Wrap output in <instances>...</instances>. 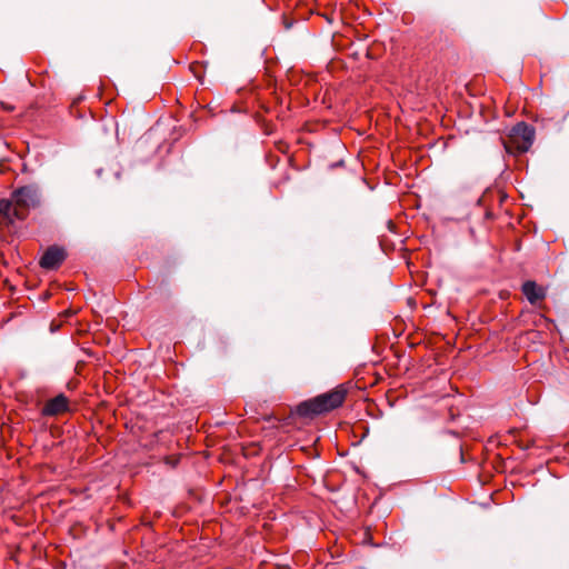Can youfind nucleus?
<instances>
[{"instance_id": "obj_6", "label": "nucleus", "mask_w": 569, "mask_h": 569, "mask_svg": "<svg viewBox=\"0 0 569 569\" xmlns=\"http://www.w3.org/2000/svg\"><path fill=\"white\" fill-rule=\"evenodd\" d=\"M522 292L531 305H535L546 297V290L531 280L522 284Z\"/></svg>"}, {"instance_id": "obj_5", "label": "nucleus", "mask_w": 569, "mask_h": 569, "mask_svg": "<svg viewBox=\"0 0 569 569\" xmlns=\"http://www.w3.org/2000/svg\"><path fill=\"white\" fill-rule=\"evenodd\" d=\"M512 131L513 138L522 139V143L521 146H518V149L521 151H527L533 142L535 130L527 123L520 122L513 127Z\"/></svg>"}, {"instance_id": "obj_1", "label": "nucleus", "mask_w": 569, "mask_h": 569, "mask_svg": "<svg viewBox=\"0 0 569 569\" xmlns=\"http://www.w3.org/2000/svg\"><path fill=\"white\" fill-rule=\"evenodd\" d=\"M41 200V190L36 183L14 190L12 201L0 200V228L9 226L14 219H23L29 210L40 207Z\"/></svg>"}, {"instance_id": "obj_2", "label": "nucleus", "mask_w": 569, "mask_h": 569, "mask_svg": "<svg viewBox=\"0 0 569 569\" xmlns=\"http://www.w3.org/2000/svg\"><path fill=\"white\" fill-rule=\"evenodd\" d=\"M346 395L347 390L342 386L337 387L329 392L301 402L298 406L297 411L300 416L305 417H312L329 412L343 403Z\"/></svg>"}, {"instance_id": "obj_3", "label": "nucleus", "mask_w": 569, "mask_h": 569, "mask_svg": "<svg viewBox=\"0 0 569 569\" xmlns=\"http://www.w3.org/2000/svg\"><path fill=\"white\" fill-rule=\"evenodd\" d=\"M66 251L59 247H50L40 259V266L47 270H54L64 261Z\"/></svg>"}, {"instance_id": "obj_4", "label": "nucleus", "mask_w": 569, "mask_h": 569, "mask_svg": "<svg viewBox=\"0 0 569 569\" xmlns=\"http://www.w3.org/2000/svg\"><path fill=\"white\" fill-rule=\"evenodd\" d=\"M68 410L69 400L63 393H60L47 401V403L41 410V413L43 416L53 417L67 412Z\"/></svg>"}]
</instances>
